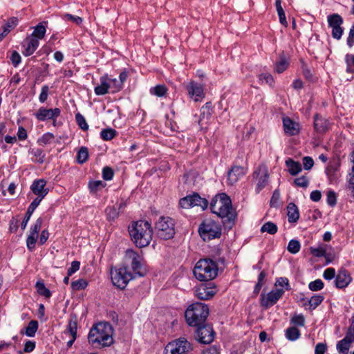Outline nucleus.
Instances as JSON below:
<instances>
[{"mask_svg": "<svg viewBox=\"0 0 354 354\" xmlns=\"http://www.w3.org/2000/svg\"><path fill=\"white\" fill-rule=\"evenodd\" d=\"M60 113L61 110L59 108L46 109L41 107L34 115L38 120L44 121L47 120H55L60 115Z\"/></svg>", "mask_w": 354, "mask_h": 354, "instance_id": "dca6fc26", "label": "nucleus"}, {"mask_svg": "<svg viewBox=\"0 0 354 354\" xmlns=\"http://www.w3.org/2000/svg\"><path fill=\"white\" fill-rule=\"evenodd\" d=\"M332 29V36L333 38L339 39L343 34V29L341 26L333 27Z\"/></svg>", "mask_w": 354, "mask_h": 354, "instance_id": "bf43d9fd", "label": "nucleus"}, {"mask_svg": "<svg viewBox=\"0 0 354 354\" xmlns=\"http://www.w3.org/2000/svg\"><path fill=\"white\" fill-rule=\"evenodd\" d=\"M113 170L109 167H105L102 170V177L106 180H110L113 177Z\"/></svg>", "mask_w": 354, "mask_h": 354, "instance_id": "3c124183", "label": "nucleus"}, {"mask_svg": "<svg viewBox=\"0 0 354 354\" xmlns=\"http://www.w3.org/2000/svg\"><path fill=\"white\" fill-rule=\"evenodd\" d=\"M37 291L39 295L49 298L51 296L50 291L49 289L46 288L44 283L42 281H37L35 285Z\"/></svg>", "mask_w": 354, "mask_h": 354, "instance_id": "473e14b6", "label": "nucleus"}, {"mask_svg": "<svg viewBox=\"0 0 354 354\" xmlns=\"http://www.w3.org/2000/svg\"><path fill=\"white\" fill-rule=\"evenodd\" d=\"M167 93V88L165 84H158L150 88V93L157 97H163Z\"/></svg>", "mask_w": 354, "mask_h": 354, "instance_id": "c756f323", "label": "nucleus"}, {"mask_svg": "<svg viewBox=\"0 0 354 354\" xmlns=\"http://www.w3.org/2000/svg\"><path fill=\"white\" fill-rule=\"evenodd\" d=\"M257 181V191L259 192L264 188L268 182L269 174L265 165H260L253 174Z\"/></svg>", "mask_w": 354, "mask_h": 354, "instance_id": "4468645a", "label": "nucleus"}, {"mask_svg": "<svg viewBox=\"0 0 354 354\" xmlns=\"http://www.w3.org/2000/svg\"><path fill=\"white\" fill-rule=\"evenodd\" d=\"M109 82L111 85L110 89H112V93L118 92L122 88V84L116 78L111 79L109 77Z\"/></svg>", "mask_w": 354, "mask_h": 354, "instance_id": "de8ad7c7", "label": "nucleus"}, {"mask_svg": "<svg viewBox=\"0 0 354 354\" xmlns=\"http://www.w3.org/2000/svg\"><path fill=\"white\" fill-rule=\"evenodd\" d=\"M286 165L288 168V172L292 176H296L302 170L301 165L291 158L286 160Z\"/></svg>", "mask_w": 354, "mask_h": 354, "instance_id": "393cba45", "label": "nucleus"}, {"mask_svg": "<svg viewBox=\"0 0 354 354\" xmlns=\"http://www.w3.org/2000/svg\"><path fill=\"white\" fill-rule=\"evenodd\" d=\"M129 234L136 245L142 248L149 245L153 230L148 221L140 220L132 223L129 227Z\"/></svg>", "mask_w": 354, "mask_h": 354, "instance_id": "7ed1b4c3", "label": "nucleus"}, {"mask_svg": "<svg viewBox=\"0 0 354 354\" xmlns=\"http://www.w3.org/2000/svg\"><path fill=\"white\" fill-rule=\"evenodd\" d=\"M46 181L44 179H39L33 181L30 186L32 193L37 196L44 198L48 193V188L46 187Z\"/></svg>", "mask_w": 354, "mask_h": 354, "instance_id": "f3484780", "label": "nucleus"}, {"mask_svg": "<svg viewBox=\"0 0 354 354\" xmlns=\"http://www.w3.org/2000/svg\"><path fill=\"white\" fill-rule=\"evenodd\" d=\"M80 263L77 261H73L71 263V267L68 269L67 274L71 276L73 273L80 269Z\"/></svg>", "mask_w": 354, "mask_h": 354, "instance_id": "6e6d98bb", "label": "nucleus"}, {"mask_svg": "<svg viewBox=\"0 0 354 354\" xmlns=\"http://www.w3.org/2000/svg\"><path fill=\"white\" fill-rule=\"evenodd\" d=\"M294 183L297 187L306 188L309 185V179L306 176H301L295 178Z\"/></svg>", "mask_w": 354, "mask_h": 354, "instance_id": "a18cd8bd", "label": "nucleus"}, {"mask_svg": "<svg viewBox=\"0 0 354 354\" xmlns=\"http://www.w3.org/2000/svg\"><path fill=\"white\" fill-rule=\"evenodd\" d=\"M308 288L312 291H318L324 288V283L321 279H318L311 281L308 284Z\"/></svg>", "mask_w": 354, "mask_h": 354, "instance_id": "49530a36", "label": "nucleus"}, {"mask_svg": "<svg viewBox=\"0 0 354 354\" xmlns=\"http://www.w3.org/2000/svg\"><path fill=\"white\" fill-rule=\"evenodd\" d=\"M324 300V297L321 295L313 296L309 300L308 304L310 309H315Z\"/></svg>", "mask_w": 354, "mask_h": 354, "instance_id": "58836bf2", "label": "nucleus"}, {"mask_svg": "<svg viewBox=\"0 0 354 354\" xmlns=\"http://www.w3.org/2000/svg\"><path fill=\"white\" fill-rule=\"evenodd\" d=\"M111 277L113 284L120 289L125 288L128 283L133 278L132 273L128 271L127 266L111 269Z\"/></svg>", "mask_w": 354, "mask_h": 354, "instance_id": "0eeeda50", "label": "nucleus"}, {"mask_svg": "<svg viewBox=\"0 0 354 354\" xmlns=\"http://www.w3.org/2000/svg\"><path fill=\"white\" fill-rule=\"evenodd\" d=\"M300 336V332L296 327H290L286 330V337L290 341L297 339Z\"/></svg>", "mask_w": 354, "mask_h": 354, "instance_id": "72a5a7b5", "label": "nucleus"}, {"mask_svg": "<svg viewBox=\"0 0 354 354\" xmlns=\"http://www.w3.org/2000/svg\"><path fill=\"white\" fill-rule=\"evenodd\" d=\"M195 277L201 281L214 279L218 274V266L210 259H200L194 268Z\"/></svg>", "mask_w": 354, "mask_h": 354, "instance_id": "39448f33", "label": "nucleus"}, {"mask_svg": "<svg viewBox=\"0 0 354 354\" xmlns=\"http://www.w3.org/2000/svg\"><path fill=\"white\" fill-rule=\"evenodd\" d=\"M351 343L352 342L348 340V337H344V339L337 343V349L341 354H347Z\"/></svg>", "mask_w": 354, "mask_h": 354, "instance_id": "c85d7f7f", "label": "nucleus"}, {"mask_svg": "<svg viewBox=\"0 0 354 354\" xmlns=\"http://www.w3.org/2000/svg\"><path fill=\"white\" fill-rule=\"evenodd\" d=\"M310 252L315 257H324L326 254V250L323 248H310Z\"/></svg>", "mask_w": 354, "mask_h": 354, "instance_id": "052dcab7", "label": "nucleus"}, {"mask_svg": "<svg viewBox=\"0 0 354 354\" xmlns=\"http://www.w3.org/2000/svg\"><path fill=\"white\" fill-rule=\"evenodd\" d=\"M142 257L134 250H127L126 251L124 255V261L126 264L124 266H127L128 264H129L135 274H137L139 276H144L145 274L142 270Z\"/></svg>", "mask_w": 354, "mask_h": 354, "instance_id": "9b49d317", "label": "nucleus"}, {"mask_svg": "<svg viewBox=\"0 0 354 354\" xmlns=\"http://www.w3.org/2000/svg\"><path fill=\"white\" fill-rule=\"evenodd\" d=\"M77 320L76 315H71L68 324V330L65 334H70L71 336H77Z\"/></svg>", "mask_w": 354, "mask_h": 354, "instance_id": "cd10ccee", "label": "nucleus"}, {"mask_svg": "<svg viewBox=\"0 0 354 354\" xmlns=\"http://www.w3.org/2000/svg\"><path fill=\"white\" fill-rule=\"evenodd\" d=\"M196 330V339L202 344H210L214 340V330L210 325L204 323L197 326Z\"/></svg>", "mask_w": 354, "mask_h": 354, "instance_id": "f8f14e48", "label": "nucleus"}, {"mask_svg": "<svg viewBox=\"0 0 354 354\" xmlns=\"http://www.w3.org/2000/svg\"><path fill=\"white\" fill-rule=\"evenodd\" d=\"M11 62L12 63V64L15 66H17L21 62V56L20 55L16 52V51H14L12 53V55H11Z\"/></svg>", "mask_w": 354, "mask_h": 354, "instance_id": "774afa93", "label": "nucleus"}, {"mask_svg": "<svg viewBox=\"0 0 354 354\" xmlns=\"http://www.w3.org/2000/svg\"><path fill=\"white\" fill-rule=\"evenodd\" d=\"M43 198H41V196H37V197L32 201V202L29 205L28 209L34 212Z\"/></svg>", "mask_w": 354, "mask_h": 354, "instance_id": "69168bd1", "label": "nucleus"}, {"mask_svg": "<svg viewBox=\"0 0 354 354\" xmlns=\"http://www.w3.org/2000/svg\"><path fill=\"white\" fill-rule=\"evenodd\" d=\"M88 158V151L85 147H82L77 152V161L80 164H83Z\"/></svg>", "mask_w": 354, "mask_h": 354, "instance_id": "c9c22d12", "label": "nucleus"}, {"mask_svg": "<svg viewBox=\"0 0 354 354\" xmlns=\"http://www.w3.org/2000/svg\"><path fill=\"white\" fill-rule=\"evenodd\" d=\"M193 350L192 344L185 337H180L168 343L165 347V354H186Z\"/></svg>", "mask_w": 354, "mask_h": 354, "instance_id": "1a4fd4ad", "label": "nucleus"}, {"mask_svg": "<svg viewBox=\"0 0 354 354\" xmlns=\"http://www.w3.org/2000/svg\"><path fill=\"white\" fill-rule=\"evenodd\" d=\"M54 139V136L53 133H46L44 134L39 140L38 142L40 145H46L47 144L50 143Z\"/></svg>", "mask_w": 354, "mask_h": 354, "instance_id": "09e8293b", "label": "nucleus"}, {"mask_svg": "<svg viewBox=\"0 0 354 354\" xmlns=\"http://www.w3.org/2000/svg\"><path fill=\"white\" fill-rule=\"evenodd\" d=\"M63 19L65 20H71L77 25H80L82 23V19L77 16H73L71 14L66 13L63 16Z\"/></svg>", "mask_w": 354, "mask_h": 354, "instance_id": "864d4df0", "label": "nucleus"}, {"mask_svg": "<svg viewBox=\"0 0 354 354\" xmlns=\"http://www.w3.org/2000/svg\"><path fill=\"white\" fill-rule=\"evenodd\" d=\"M288 62L284 57H281L280 61L276 63L275 71L278 73H281L285 71L288 66Z\"/></svg>", "mask_w": 354, "mask_h": 354, "instance_id": "a19ab883", "label": "nucleus"}, {"mask_svg": "<svg viewBox=\"0 0 354 354\" xmlns=\"http://www.w3.org/2000/svg\"><path fill=\"white\" fill-rule=\"evenodd\" d=\"M328 23L330 27L339 26L343 23L342 17L338 14H333L328 17Z\"/></svg>", "mask_w": 354, "mask_h": 354, "instance_id": "7c9ffc66", "label": "nucleus"}, {"mask_svg": "<svg viewBox=\"0 0 354 354\" xmlns=\"http://www.w3.org/2000/svg\"><path fill=\"white\" fill-rule=\"evenodd\" d=\"M33 212H34L33 211H32L28 208L27 212L26 213V216L24 218V221H22V223L21 224V227L22 230H24L26 227L28 222L30 220Z\"/></svg>", "mask_w": 354, "mask_h": 354, "instance_id": "e2e57ef3", "label": "nucleus"}, {"mask_svg": "<svg viewBox=\"0 0 354 354\" xmlns=\"http://www.w3.org/2000/svg\"><path fill=\"white\" fill-rule=\"evenodd\" d=\"M284 294V290L281 288H276L271 290L268 294L261 295V305L265 308H268L274 305Z\"/></svg>", "mask_w": 354, "mask_h": 354, "instance_id": "ddd939ff", "label": "nucleus"}, {"mask_svg": "<svg viewBox=\"0 0 354 354\" xmlns=\"http://www.w3.org/2000/svg\"><path fill=\"white\" fill-rule=\"evenodd\" d=\"M287 216L290 223H295L299 220V212L297 205L290 203L287 206Z\"/></svg>", "mask_w": 354, "mask_h": 354, "instance_id": "b1692460", "label": "nucleus"}, {"mask_svg": "<svg viewBox=\"0 0 354 354\" xmlns=\"http://www.w3.org/2000/svg\"><path fill=\"white\" fill-rule=\"evenodd\" d=\"M337 202L336 194L335 192L330 190L327 193V203L330 206H334Z\"/></svg>", "mask_w": 354, "mask_h": 354, "instance_id": "603ef678", "label": "nucleus"}, {"mask_svg": "<svg viewBox=\"0 0 354 354\" xmlns=\"http://www.w3.org/2000/svg\"><path fill=\"white\" fill-rule=\"evenodd\" d=\"M335 275V270L333 268H328L324 272V277L327 280L332 279Z\"/></svg>", "mask_w": 354, "mask_h": 354, "instance_id": "680f3d73", "label": "nucleus"}, {"mask_svg": "<svg viewBox=\"0 0 354 354\" xmlns=\"http://www.w3.org/2000/svg\"><path fill=\"white\" fill-rule=\"evenodd\" d=\"M181 207L188 209L194 207H200L203 210L205 209L208 205V201L206 198L201 197L197 193L187 196L181 198L179 201Z\"/></svg>", "mask_w": 354, "mask_h": 354, "instance_id": "9d476101", "label": "nucleus"}, {"mask_svg": "<svg viewBox=\"0 0 354 354\" xmlns=\"http://www.w3.org/2000/svg\"><path fill=\"white\" fill-rule=\"evenodd\" d=\"M210 209L224 222H233L236 218V211L232 208L230 198L225 193L216 195L211 201Z\"/></svg>", "mask_w": 354, "mask_h": 354, "instance_id": "f03ea898", "label": "nucleus"}, {"mask_svg": "<svg viewBox=\"0 0 354 354\" xmlns=\"http://www.w3.org/2000/svg\"><path fill=\"white\" fill-rule=\"evenodd\" d=\"M285 132L290 136H295L299 133V124L290 118H284L283 120Z\"/></svg>", "mask_w": 354, "mask_h": 354, "instance_id": "5701e85b", "label": "nucleus"}, {"mask_svg": "<svg viewBox=\"0 0 354 354\" xmlns=\"http://www.w3.org/2000/svg\"><path fill=\"white\" fill-rule=\"evenodd\" d=\"M277 226L274 223L268 221L261 226V232H267L270 234H274L277 233Z\"/></svg>", "mask_w": 354, "mask_h": 354, "instance_id": "f704fd0d", "label": "nucleus"}, {"mask_svg": "<svg viewBox=\"0 0 354 354\" xmlns=\"http://www.w3.org/2000/svg\"><path fill=\"white\" fill-rule=\"evenodd\" d=\"M18 23V19L16 17L10 18L7 23L3 26V32L7 35L10 31L14 28Z\"/></svg>", "mask_w": 354, "mask_h": 354, "instance_id": "79ce46f5", "label": "nucleus"}, {"mask_svg": "<svg viewBox=\"0 0 354 354\" xmlns=\"http://www.w3.org/2000/svg\"><path fill=\"white\" fill-rule=\"evenodd\" d=\"M216 292L214 289L208 288L206 285H201L195 290V296L199 299L207 300L212 298Z\"/></svg>", "mask_w": 354, "mask_h": 354, "instance_id": "6ab92c4d", "label": "nucleus"}, {"mask_svg": "<svg viewBox=\"0 0 354 354\" xmlns=\"http://www.w3.org/2000/svg\"><path fill=\"white\" fill-rule=\"evenodd\" d=\"M301 248V245L299 241L292 239L289 241L288 245V250L292 254H297Z\"/></svg>", "mask_w": 354, "mask_h": 354, "instance_id": "ea45409f", "label": "nucleus"}, {"mask_svg": "<svg viewBox=\"0 0 354 354\" xmlns=\"http://www.w3.org/2000/svg\"><path fill=\"white\" fill-rule=\"evenodd\" d=\"M245 174V169L241 166H234L227 173V182L229 185L235 184Z\"/></svg>", "mask_w": 354, "mask_h": 354, "instance_id": "a211bd4d", "label": "nucleus"}, {"mask_svg": "<svg viewBox=\"0 0 354 354\" xmlns=\"http://www.w3.org/2000/svg\"><path fill=\"white\" fill-rule=\"evenodd\" d=\"M76 121L80 126V127L83 130H87L88 129V125L87 124L84 117L80 113H77L75 115Z\"/></svg>", "mask_w": 354, "mask_h": 354, "instance_id": "8fccbe9b", "label": "nucleus"}, {"mask_svg": "<svg viewBox=\"0 0 354 354\" xmlns=\"http://www.w3.org/2000/svg\"><path fill=\"white\" fill-rule=\"evenodd\" d=\"M38 329V322L36 320H31L28 326L24 330H21L20 333L24 334L28 337H32L35 335V333Z\"/></svg>", "mask_w": 354, "mask_h": 354, "instance_id": "bb28decb", "label": "nucleus"}, {"mask_svg": "<svg viewBox=\"0 0 354 354\" xmlns=\"http://www.w3.org/2000/svg\"><path fill=\"white\" fill-rule=\"evenodd\" d=\"M327 348L326 344L324 343H319L315 346V354H324Z\"/></svg>", "mask_w": 354, "mask_h": 354, "instance_id": "0e129e2a", "label": "nucleus"}, {"mask_svg": "<svg viewBox=\"0 0 354 354\" xmlns=\"http://www.w3.org/2000/svg\"><path fill=\"white\" fill-rule=\"evenodd\" d=\"M189 96L195 102L201 101L204 97V88L201 84L192 81L186 86Z\"/></svg>", "mask_w": 354, "mask_h": 354, "instance_id": "2eb2a0df", "label": "nucleus"}, {"mask_svg": "<svg viewBox=\"0 0 354 354\" xmlns=\"http://www.w3.org/2000/svg\"><path fill=\"white\" fill-rule=\"evenodd\" d=\"M46 33V27L39 23L35 28L33 32L31 35V38H36L38 40L42 39Z\"/></svg>", "mask_w": 354, "mask_h": 354, "instance_id": "2f4dec72", "label": "nucleus"}, {"mask_svg": "<svg viewBox=\"0 0 354 354\" xmlns=\"http://www.w3.org/2000/svg\"><path fill=\"white\" fill-rule=\"evenodd\" d=\"M113 330L110 324L100 322L91 328L88 339L96 348L109 346L113 342Z\"/></svg>", "mask_w": 354, "mask_h": 354, "instance_id": "f257e3e1", "label": "nucleus"}, {"mask_svg": "<svg viewBox=\"0 0 354 354\" xmlns=\"http://www.w3.org/2000/svg\"><path fill=\"white\" fill-rule=\"evenodd\" d=\"M291 322L297 326H303L305 324V319L303 315H295L291 319Z\"/></svg>", "mask_w": 354, "mask_h": 354, "instance_id": "5fc2aeb1", "label": "nucleus"}, {"mask_svg": "<svg viewBox=\"0 0 354 354\" xmlns=\"http://www.w3.org/2000/svg\"><path fill=\"white\" fill-rule=\"evenodd\" d=\"M259 79L261 80H264L266 82V83H267L269 85H272L274 82L272 76L268 73L261 74L259 76Z\"/></svg>", "mask_w": 354, "mask_h": 354, "instance_id": "338daca9", "label": "nucleus"}, {"mask_svg": "<svg viewBox=\"0 0 354 354\" xmlns=\"http://www.w3.org/2000/svg\"><path fill=\"white\" fill-rule=\"evenodd\" d=\"M23 46L24 50L23 54L25 56L31 55L38 48L39 41L36 38L27 37L24 41Z\"/></svg>", "mask_w": 354, "mask_h": 354, "instance_id": "412c9836", "label": "nucleus"}, {"mask_svg": "<svg viewBox=\"0 0 354 354\" xmlns=\"http://www.w3.org/2000/svg\"><path fill=\"white\" fill-rule=\"evenodd\" d=\"M100 80V84L95 86L94 91L97 95H103L108 93L109 89H110L111 85L109 82V77L107 75L102 76Z\"/></svg>", "mask_w": 354, "mask_h": 354, "instance_id": "4be33fe9", "label": "nucleus"}, {"mask_svg": "<svg viewBox=\"0 0 354 354\" xmlns=\"http://www.w3.org/2000/svg\"><path fill=\"white\" fill-rule=\"evenodd\" d=\"M328 122L326 119L316 115L314 120V127L317 132L323 133L328 129Z\"/></svg>", "mask_w": 354, "mask_h": 354, "instance_id": "a878e982", "label": "nucleus"}, {"mask_svg": "<svg viewBox=\"0 0 354 354\" xmlns=\"http://www.w3.org/2000/svg\"><path fill=\"white\" fill-rule=\"evenodd\" d=\"M116 131L111 128L104 129L102 130L100 133L101 138L104 140H111L116 136Z\"/></svg>", "mask_w": 354, "mask_h": 354, "instance_id": "e433bc0d", "label": "nucleus"}, {"mask_svg": "<svg viewBox=\"0 0 354 354\" xmlns=\"http://www.w3.org/2000/svg\"><path fill=\"white\" fill-rule=\"evenodd\" d=\"M198 233L203 241H207L218 238L221 234V228L215 221L208 219L200 225Z\"/></svg>", "mask_w": 354, "mask_h": 354, "instance_id": "6e6552de", "label": "nucleus"}, {"mask_svg": "<svg viewBox=\"0 0 354 354\" xmlns=\"http://www.w3.org/2000/svg\"><path fill=\"white\" fill-rule=\"evenodd\" d=\"M49 88L47 85H44L41 88V93L39 95V99L40 102H44L47 98L48 95Z\"/></svg>", "mask_w": 354, "mask_h": 354, "instance_id": "4d7b16f0", "label": "nucleus"}, {"mask_svg": "<svg viewBox=\"0 0 354 354\" xmlns=\"http://www.w3.org/2000/svg\"><path fill=\"white\" fill-rule=\"evenodd\" d=\"M158 236L164 240L174 237L175 234V223L174 220L167 216H161L155 226Z\"/></svg>", "mask_w": 354, "mask_h": 354, "instance_id": "423d86ee", "label": "nucleus"}, {"mask_svg": "<svg viewBox=\"0 0 354 354\" xmlns=\"http://www.w3.org/2000/svg\"><path fill=\"white\" fill-rule=\"evenodd\" d=\"M106 214L109 221H113L118 217L119 211L115 206H109L106 209Z\"/></svg>", "mask_w": 354, "mask_h": 354, "instance_id": "4c0bfd02", "label": "nucleus"}, {"mask_svg": "<svg viewBox=\"0 0 354 354\" xmlns=\"http://www.w3.org/2000/svg\"><path fill=\"white\" fill-rule=\"evenodd\" d=\"M105 184L102 180H93L90 181L88 183V187L91 192H96L99 189L104 187Z\"/></svg>", "mask_w": 354, "mask_h": 354, "instance_id": "c03bdc74", "label": "nucleus"}, {"mask_svg": "<svg viewBox=\"0 0 354 354\" xmlns=\"http://www.w3.org/2000/svg\"><path fill=\"white\" fill-rule=\"evenodd\" d=\"M314 165V160L311 157L306 156L303 158V165L305 169H310Z\"/></svg>", "mask_w": 354, "mask_h": 354, "instance_id": "13d9d810", "label": "nucleus"}, {"mask_svg": "<svg viewBox=\"0 0 354 354\" xmlns=\"http://www.w3.org/2000/svg\"><path fill=\"white\" fill-rule=\"evenodd\" d=\"M208 306L204 303L196 302L189 305L185 313L186 322L190 326H197L205 323L209 315Z\"/></svg>", "mask_w": 354, "mask_h": 354, "instance_id": "20e7f679", "label": "nucleus"}, {"mask_svg": "<svg viewBox=\"0 0 354 354\" xmlns=\"http://www.w3.org/2000/svg\"><path fill=\"white\" fill-rule=\"evenodd\" d=\"M88 282L83 279H78L71 283V288L73 290H80L86 288Z\"/></svg>", "mask_w": 354, "mask_h": 354, "instance_id": "37998d69", "label": "nucleus"}, {"mask_svg": "<svg viewBox=\"0 0 354 354\" xmlns=\"http://www.w3.org/2000/svg\"><path fill=\"white\" fill-rule=\"evenodd\" d=\"M351 281V277L348 271L344 269H342L339 271L335 281V286L337 288H346Z\"/></svg>", "mask_w": 354, "mask_h": 354, "instance_id": "aec40b11", "label": "nucleus"}]
</instances>
